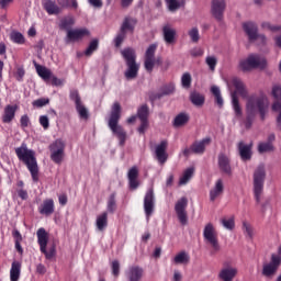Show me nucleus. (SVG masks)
I'll return each instance as SVG.
<instances>
[{
	"label": "nucleus",
	"instance_id": "nucleus-28",
	"mask_svg": "<svg viewBox=\"0 0 281 281\" xmlns=\"http://www.w3.org/2000/svg\"><path fill=\"white\" fill-rule=\"evenodd\" d=\"M91 36V32L89 29H72L71 30V42L76 43V41H82L83 38H89Z\"/></svg>",
	"mask_w": 281,
	"mask_h": 281
},
{
	"label": "nucleus",
	"instance_id": "nucleus-19",
	"mask_svg": "<svg viewBox=\"0 0 281 281\" xmlns=\"http://www.w3.org/2000/svg\"><path fill=\"white\" fill-rule=\"evenodd\" d=\"M125 278L128 281H142V278H144V269L139 266H130L125 270Z\"/></svg>",
	"mask_w": 281,
	"mask_h": 281
},
{
	"label": "nucleus",
	"instance_id": "nucleus-26",
	"mask_svg": "<svg viewBox=\"0 0 281 281\" xmlns=\"http://www.w3.org/2000/svg\"><path fill=\"white\" fill-rule=\"evenodd\" d=\"M135 25H137V20L132 16H125L123 23L121 24L120 32L126 35L127 32H135Z\"/></svg>",
	"mask_w": 281,
	"mask_h": 281
},
{
	"label": "nucleus",
	"instance_id": "nucleus-29",
	"mask_svg": "<svg viewBox=\"0 0 281 281\" xmlns=\"http://www.w3.org/2000/svg\"><path fill=\"white\" fill-rule=\"evenodd\" d=\"M95 226L98 232H104L109 227V213L103 212L97 216Z\"/></svg>",
	"mask_w": 281,
	"mask_h": 281
},
{
	"label": "nucleus",
	"instance_id": "nucleus-36",
	"mask_svg": "<svg viewBox=\"0 0 281 281\" xmlns=\"http://www.w3.org/2000/svg\"><path fill=\"white\" fill-rule=\"evenodd\" d=\"M232 104L236 117H243V108H240V102L238 101V95L236 94V92L232 93Z\"/></svg>",
	"mask_w": 281,
	"mask_h": 281
},
{
	"label": "nucleus",
	"instance_id": "nucleus-44",
	"mask_svg": "<svg viewBox=\"0 0 281 281\" xmlns=\"http://www.w3.org/2000/svg\"><path fill=\"white\" fill-rule=\"evenodd\" d=\"M211 93L215 97V102L220 106V109L223 106V97L221 95V89L216 86H213L211 88Z\"/></svg>",
	"mask_w": 281,
	"mask_h": 281
},
{
	"label": "nucleus",
	"instance_id": "nucleus-64",
	"mask_svg": "<svg viewBox=\"0 0 281 281\" xmlns=\"http://www.w3.org/2000/svg\"><path fill=\"white\" fill-rule=\"evenodd\" d=\"M147 128H148V121H140V125L138 127V133L140 135H144V133H146Z\"/></svg>",
	"mask_w": 281,
	"mask_h": 281
},
{
	"label": "nucleus",
	"instance_id": "nucleus-18",
	"mask_svg": "<svg viewBox=\"0 0 281 281\" xmlns=\"http://www.w3.org/2000/svg\"><path fill=\"white\" fill-rule=\"evenodd\" d=\"M243 30L247 34L248 40L250 42L257 41V38H262V41H265V35H260L259 36V34H258V25H256V23H254V22H245L243 24Z\"/></svg>",
	"mask_w": 281,
	"mask_h": 281
},
{
	"label": "nucleus",
	"instance_id": "nucleus-3",
	"mask_svg": "<svg viewBox=\"0 0 281 281\" xmlns=\"http://www.w3.org/2000/svg\"><path fill=\"white\" fill-rule=\"evenodd\" d=\"M121 117H122V105H120V102H115L110 113L108 126L112 131L113 135L117 137L120 146H124L126 144L127 135L124 127L120 125Z\"/></svg>",
	"mask_w": 281,
	"mask_h": 281
},
{
	"label": "nucleus",
	"instance_id": "nucleus-55",
	"mask_svg": "<svg viewBox=\"0 0 281 281\" xmlns=\"http://www.w3.org/2000/svg\"><path fill=\"white\" fill-rule=\"evenodd\" d=\"M139 177V169L137 167H132L127 172L128 179H137Z\"/></svg>",
	"mask_w": 281,
	"mask_h": 281
},
{
	"label": "nucleus",
	"instance_id": "nucleus-39",
	"mask_svg": "<svg viewBox=\"0 0 281 281\" xmlns=\"http://www.w3.org/2000/svg\"><path fill=\"white\" fill-rule=\"evenodd\" d=\"M233 86L235 87L236 93H239L241 98H247V89L240 79H233Z\"/></svg>",
	"mask_w": 281,
	"mask_h": 281
},
{
	"label": "nucleus",
	"instance_id": "nucleus-23",
	"mask_svg": "<svg viewBox=\"0 0 281 281\" xmlns=\"http://www.w3.org/2000/svg\"><path fill=\"white\" fill-rule=\"evenodd\" d=\"M16 109H19L18 105H11V104L5 105L2 117H1L3 124H10L12 120L16 117Z\"/></svg>",
	"mask_w": 281,
	"mask_h": 281
},
{
	"label": "nucleus",
	"instance_id": "nucleus-37",
	"mask_svg": "<svg viewBox=\"0 0 281 281\" xmlns=\"http://www.w3.org/2000/svg\"><path fill=\"white\" fill-rule=\"evenodd\" d=\"M150 110L148 109V104H143L137 110V117L140 122H148V115Z\"/></svg>",
	"mask_w": 281,
	"mask_h": 281
},
{
	"label": "nucleus",
	"instance_id": "nucleus-30",
	"mask_svg": "<svg viewBox=\"0 0 281 281\" xmlns=\"http://www.w3.org/2000/svg\"><path fill=\"white\" fill-rule=\"evenodd\" d=\"M43 7L47 14H60V7L54 0H43Z\"/></svg>",
	"mask_w": 281,
	"mask_h": 281
},
{
	"label": "nucleus",
	"instance_id": "nucleus-43",
	"mask_svg": "<svg viewBox=\"0 0 281 281\" xmlns=\"http://www.w3.org/2000/svg\"><path fill=\"white\" fill-rule=\"evenodd\" d=\"M100 45V42L98 40H92L89 44V46L87 47V49L85 50V56H92L93 52H98V47Z\"/></svg>",
	"mask_w": 281,
	"mask_h": 281
},
{
	"label": "nucleus",
	"instance_id": "nucleus-17",
	"mask_svg": "<svg viewBox=\"0 0 281 281\" xmlns=\"http://www.w3.org/2000/svg\"><path fill=\"white\" fill-rule=\"evenodd\" d=\"M168 142L166 139L161 140L155 147V157L157 161L164 166L168 161Z\"/></svg>",
	"mask_w": 281,
	"mask_h": 281
},
{
	"label": "nucleus",
	"instance_id": "nucleus-60",
	"mask_svg": "<svg viewBox=\"0 0 281 281\" xmlns=\"http://www.w3.org/2000/svg\"><path fill=\"white\" fill-rule=\"evenodd\" d=\"M20 125L21 128H27V126H30V116H27V114L21 116Z\"/></svg>",
	"mask_w": 281,
	"mask_h": 281
},
{
	"label": "nucleus",
	"instance_id": "nucleus-50",
	"mask_svg": "<svg viewBox=\"0 0 281 281\" xmlns=\"http://www.w3.org/2000/svg\"><path fill=\"white\" fill-rule=\"evenodd\" d=\"M169 12H177L179 8H181V4L177 0H165Z\"/></svg>",
	"mask_w": 281,
	"mask_h": 281
},
{
	"label": "nucleus",
	"instance_id": "nucleus-47",
	"mask_svg": "<svg viewBox=\"0 0 281 281\" xmlns=\"http://www.w3.org/2000/svg\"><path fill=\"white\" fill-rule=\"evenodd\" d=\"M181 85L183 89H190L192 87V75L184 72L181 77Z\"/></svg>",
	"mask_w": 281,
	"mask_h": 281
},
{
	"label": "nucleus",
	"instance_id": "nucleus-27",
	"mask_svg": "<svg viewBox=\"0 0 281 281\" xmlns=\"http://www.w3.org/2000/svg\"><path fill=\"white\" fill-rule=\"evenodd\" d=\"M37 243L40 245V251L45 254V247H47V243H49V235L45 228L37 229Z\"/></svg>",
	"mask_w": 281,
	"mask_h": 281
},
{
	"label": "nucleus",
	"instance_id": "nucleus-35",
	"mask_svg": "<svg viewBox=\"0 0 281 281\" xmlns=\"http://www.w3.org/2000/svg\"><path fill=\"white\" fill-rule=\"evenodd\" d=\"M190 100L194 106H203L205 104V97L196 91L190 93Z\"/></svg>",
	"mask_w": 281,
	"mask_h": 281
},
{
	"label": "nucleus",
	"instance_id": "nucleus-33",
	"mask_svg": "<svg viewBox=\"0 0 281 281\" xmlns=\"http://www.w3.org/2000/svg\"><path fill=\"white\" fill-rule=\"evenodd\" d=\"M21 278V261H13L10 269V280L19 281Z\"/></svg>",
	"mask_w": 281,
	"mask_h": 281
},
{
	"label": "nucleus",
	"instance_id": "nucleus-38",
	"mask_svg": "<svg viewBox=\"0 0 281 281\" xmlns=\"http://www.w3.org/2000/svg\"><path fill=\"white\" fill-rule=\"evenodd\" d=\"M10 41L15 43V45H25V36L19 31H12L10 33Z\"/></svg>",
	"mask_w": 281,
	"mask_h": 281
},
{
	"label": "nucleus",
	"instance_id": "nucleus-53",
	"mask_svg": "<svg viewBox=\"0 0 281 281\" xmlns=\"http://www.w3.org/2000/svg\"><path fill=\"white\" fill-rule=\"evenodd\" d=\"M189 36L192 41V43H196L201 36L199 35V29L198 27H193L189 31Z\"/></svg>",
	"mask_w": 281,
	"mask_h": 281
},
{
	"label": "nucleus",
	"instance_id": "nucleus-12",
	"mask_svg": "<svg viewBox=\"0 0 281 281\" xmlns=\"http://www.w3.org/2000/svg\"><path fill=\"white\" fill-rule=\"evenodd\" d=\"M144 212L147 221H150V217L155 213V191L148 189L144 196Z\"/></svg>",
	"mask_w": 281,
	"mask_h": 281
},
{
	"label": "nucleus",
	"instance_id": "nucleus-1",
	"mask_svg": "<svg viewBox=\"0 0 281 281\" xmlns=\"http://www.w3.org/2000/svg\"><path fill=\"white\" fill-rule=\"evenodd\" d=\"M267 109H269V102L265 95L252 94L247 99L246 103V120L244 122L245 128L249 130L256 122V115H260L261 122L267 120Z\"/></svg>",
	"mask_w": 281,
	"mask_h": 281
},
{
	"label": "nucleus",
	"instance_id": "nucleus-59",
	"mask_svg": "<svg viewBox=\"0 0 281 281\" xmlns=\"http://www.w3.org/2000/svg\"><path fill=\"white\" fill-rule=\"evenodd\" d=\"M40 124L45 131H47V128H49V117H47V115L40 116Z\"/></svg>",
	"mask_w": 281,
	"mask_h": 281
},
{
	"label": "nucleus",
	"instance_id": "nucleus-20",
	"mask_svg": "<svg viewBox=\"0 0 281 281\" xmlns=\"http://www.w3.org/2000/svg\"><path fill=\"white\" fill-rule=\"evenodd\" d=\"M251 148H254V144H245V142L240 140L238 144H237V150L239 153V157L241 159V161H251V156H252V153H251Z\"/></svg>",
	"mask_w": 281,
	"mask_h": 281
},
{
	"label": "nucleus",
	"instance_id": "nucleus-13",
	"mask_svg": "<svg viewBox=\"0 0 281 281\" xmlns=\"http://www.w3.org/2000/svg\"><path fill=\"white\" fill-rule=\"evenodd\" d=\"M187 209L188 198L183 196L180 200H178L175 205V211L178 216V221L181 223V225H188V212H186Z\"/></svg>",
	"mask_w": 281,
	"mask_h": 281
},
{
	"label": "nucleus",
	"instance_id": "nucleus-5",
	"mask_svg": "<svg viewBox=\"0 0 281 281\" xmlns=\"http://www.w3.org/2000/svg\"><path fill=\"white\" fill-rule=\"evenodd\" d=\"M267 179V169L265 165H259L252 175V192L256 203H260L262 192H265V181Z\"/></svg>",
	"mask_w": 281,
	"mask_h": 281
},
{
	"label": "nucleus",
	"instance_id": "nucleus-51",
	"mask_svg": "<svg viewBox=\"0 0 281 281\" xmlns=\"http://www.w3.org/2000/svg\"><path fill=\"white\" fill-rule=\"evenodd\" d=\"M125 38H126V33H122V31H120L114 38V46L122 47V44L124 43Z\"/></svg>",
	"mask_w": 281,
	"mask_h": 281
},
{
	"label": "nucleus",
	"instance_id": "nucleus-9",
	"mask_svg": "<svg viewBox=\"0 0 281 281\" xmlns=\"http://www.w3.org/2000/svg\"><path fill=\"white\" fill-rule=\"evenodd\" d=\"M240 69L244 71H250V69H265L267 67V60L259 55H249L247 59L241 60L239 64Z\"/></svg>",
	"mask_w": 281,
	"mask_h": 281
},
{
	"label": "nucleus",
	"instance_id": "nucleus-22",
	"mask_svg": "<svg viewBox=\"0 0 281 281\" xmlns=\"http://www.w3.org/2000/svg\"><path fill=\"white\" fill-rule=\"evenodd\" d=\"M162 36L167 45H175V41H177V30L170 24H165L162 26Z\"/></svg>",
	"mask_w": 281,
	"mask_h": 281
},
{
	"label": "nucleus",
	"instance_id": "nucleus-57",
	"mask_svg": "<svg viewBox=\"0 0 281 281\" xmlns=\"http://www.w3.org/2000/svg\"><path fill=\"white\" fill-rule=\"evenodd\" d=\"M46 256L47 260H52L56 256V248L53 246L47 250V247H45V252H42Z\"/></svg>",
	"mask_w": 281,
	"mask_h": 281
},
{
	"label": "nucleus",
	"instance_id": "nucleus-4",
	"mask_svg": "<svg viewBox=\"0 0 281 281\" xmlns=\"http://www.w3.org/2000/svg\"><path fill=\"white\" fill-rule=\"evenodd\" d=\"M121 56L125 60L127 69L124 72L126 80H135L139 74V64H137V55L135 49L127 47L121 50Z\"/></svg>",
	"mask_w": 281,
	"mask_h": 281
},
{
	"label": "nucleus",
	"instance_id": "nucleus-6",
	"mask_svg": "<svg viewBox=\"0 0 281 281\" xmlns=\"http://www.w3.org/2000/svg\"><path fill=\"white\" fill-rule=\"evenodd\" d=\"M157 53V44H151L145 52V60L144 67L148 74H153V69H155L156 65H161V57L155 58V54Z\"/></svg>",
	"mask_w": 281,
	"mask_h": 281
},
{
	"label": "nucleus",
	"instance_id": "nucleus-45",
	"mask_svg": "<svg viewBox=\"0 0 281 281\" xmlns=\"http://www.w3.org/2000/svg\"><path fill=\"white\" fill-rule=\"evenodd\" d=\"M54 199H46L38 206V212H45V210H55Z\"/></svg>",
	"mask_w": 281,
	"mask_h": 281
},
{
	"label": "nucleus",
	"instance_id": "nucleus-31",
	"mask_svg": "<svg viewBox=\"0 0 281 281\" xmlns=\"http://www.w3.org/2000/svg\"><path fill=\"white\" fill-rule=\"evenodd\" d=\"M35 69L40 78L43 79L44 82H49V78H52V70L45 66H41L36 63H34Z\"/></svg>",
	"mask_w": 281,
	"mask_h": 281
},
{
	"label": "nucleus",
	"instance_id": "nucleus-16",
	"mask_svg": "<svg viewBox=\"0 0 281 281\" xmlns=\"http://www.w3.org/2000/svg\"><path fill=\"white\" fill-rule=\"evenodd\" d=\"M272 95L276 100L272 104V111H280L277 116V127L281 131V86H273Z\"/></svg>",
	"mask_w": 281,
	"mask_h": 281
},
{
	"label": "nucleus",
	"instance_id": "nucleus-46",
	"mask_svg": "<svg viewBox=\"0 0 281 281\" xmlns=\"http://www.w3.org/2000/svg\"><path fill=\"white\" fill-rule=\"evenodd\" d=\"M274 147L273 144L271 143H259L258 145V153H260V155H262L263 153H273Z\"/></svg>",
	"mask_w": 281,
	"mask_h": 281
},
{
	"label": "nucleus",
	"instance_id": "nucleus-10",
	"mask_svg": "<svg viewBox=\"0 0 281 281\" xmlns=\"http://www.w3.org/2000/svg\"><path fill=\"white\" fill-rule=\"evenodd\" d=\"M48 149L50 150L52 161H54V164H63V158L65 157V142L56 139L49 145Z\"/></svg>",
	"mask_w": 281,
	"mask_h": 281
},
{
	"label": "nucleus",
	"instance_id": "nucleus-15",
	"mask_svg": "<svg viewBox=\"0 0 281 281\" xmlns=\"http://www.w3.org/2000/svg\"><path fill=\"white\" fill-rule=\"evenodd\" d=\"M227 8V3L225 0H212L211 3V13L214 19H216L220 23L224 19L225 9Z\"/></svg>",
	"mask_w": 281,
	"mask_h": 281
},
{
	"label": "nucleus",
	"instance_id": "nucleus-25",
	"mask_svg": "<svg viewBox=\"0 0 281 281\" xmlns=\"http://www.w3.org/2000/svg\"><path fill=\"white\" fill-rule=\"evenodd\" d=\"M225 192V184L223 183V179H217L215 181V186L210 191V201L214 202L218 196Z\"/></svg>",
	"mask_w": 281,
	"mask_h": 281
},
{
	"label": "nucleus",
	"instance_id": "nucleus-62",
	"mask_svg": "<svg viewBox=\"0 0 281 281\" xmlns=\"http://www.w3.org/2000/svg\"><path fill=\"white\" fill-rule=\"evenodd\" d=\"M25 76V69L23 68H18L15 72V79L18 82H23V77Z\"/></svg>",
	"mask_w": 281,
	"mask_h": 281
},
{
	"label": "nucleus",
	"instance_id": "nucleus-40",
	"mask_svg": "<svg viewBox=\"0 0 281 281\" xmlns=\"http://www.w3.org/2000/svg\"><path fill=\"white\" fill-rule=\"evenodd\" d=\"M175 265H188L190 262V255L186 251H180L176 257L173 258Z\"/></svg>",
	"mask_w": 281,
	"mask_h": 281
},
{
	"label": "nucleus",
	"instance_id": "nucleus-63",
	"mask_svg": "<svg viewBox=\"0 0 281 281\" xmlns=\"http://www.w3.org/2000/svg\"><path fill=\"white\" fill-rule=\"evenodd\" d=\"M49 82L53 87H60L63 85V80L58 79L56 76L52 74V77L49 78Z\"/></svg>",
	"mask_w": 281,
	"mask_h": 281
},
{
	"label": "nucleus",
	"instance_id": "nucleus-56",
	"mask_svg": "<svg viewBox=\"0 0 281 281\" xmlns=\"http://www.w3.org/2000/svg\"><path fill=\"white\" fill-rule=\"evenodd\" d=\"M203 54H204V50H203V48H201V47H195V48H192V49L190 50V55H191L193 58H199V57L203 56Z\"/></svg>",
	"mask_w": 281,
	"mask_h": 281
},
{
	"label": "nucleus",
	"instance_id": "nucleus-14",
	"mask_svg": "<svg viewBox=\"0 0 281 281\" xmlns=\"http://www.w3.org/2000/svg\"><path fill=\"white\" fill-rule=\"evenodd\" d=\"M217 168L222 175H227V177H232V159L227 154L220 153L217 156Z\"/></svg>",
	"mask_w": 281,
	"mask_h": 281
},
{
	"label": "nucleus",
	"instance_id": "nucleus-21",
	"mask_svg": "<svg viewBox=\"0 0 281 281\" xmlns=\"http://www.w3.org/2000/svg\"><path fill=\"white\" fill-rule=\"evenodd\" d=\"M172 93H175V83H167L160 88L159 92L150 94L149 100L155 102L166 95H172Z\"/></svg>",
	"mask_w": 281,
	"mask_h": 281
},
{
	"label": "nucleus",
	"instance_id": "nucleus-24",
	"mask_svg": "<svg viewBox=\"0 0 281 281\" xmlns=\"http://www.w3.org/2000/svg\"><path fill=\"white\" fill-rule=\"evenodd\" d=\"M279 261L276 258L271 257V260L269 263L263 266L262 274L266 276V278H271V276H276V272L280 268Z\"/></svg>",
	"mask_w": 281,
	"mask_h": 281
},
{
	"label": "nucleus",
	"instance_id": "nucleus-48",
	"mask_svg": "<svg viewBox=\"0 0 281 281\" xmlns=\"http://www.w3.org/2000/svg\"><path fill=\"white\" fill-rule=\"evenodd\" d=\"M243 232L248 238H254V226L249 222H243Z\"/></svg>",
	"mask_w": 281,
	"mask_h": 281
},
{
	"label": "nucleus",
	"instance_id": "nucleus-42",
	"mask_svg": "<svg viewBox=\"0 0 281 281\" xmlns=\"http://www.w3.org/2000/svg\"><path fill=\"white\" fill-rule=\"evenodd\" d=\"M193 175H194V168L193 167L188 168L183 172L182 177L180 178V181H179L180 186H186V183H188V181L192 179Z\"/></svg>",
	"mask_w": 281,
	"mask_h": 281
},
{
	"label": "nucleus",
	"instance_id": "nucleus-32",
	"mask_svg": "<svg viewBox=\"0 0 281 281\" xmlns=\"http://www.w3.org/2000/svg\"><path fill=\"white\" fill-rule=\"evenodd\" d=\"M59 29L67 32L66 43H71V18L63 19Z\"/></svg>",
	"mask_w": 281,
	"mask_h": 281
},
{
	"label": "nucleus",
	"instance_id": "nucleus-11",
	"mask_svg": "<svg viewBox=\"0 0 281 281\" xmlns=\"http://www.w3.org/2000/svg\"><path fill=\"white\" fill-rule=\"evenodd\" d=\"M71 98L75 102V109L78 113L79 119H81L83 122H87L89 117H91V114L89 113V109H87V105H85V102H82V98H80L78 91H72Z\"/></svg>",
	"mask_w": 281,
	"mask_h": 281
},
{
	"label": "nucleus",
	"instance_id": "nucleus-34",
	"mask_svg": "<svg viewBox=\"0 0 281 281\" xmlns=\"http://www.w3.org/2000/svg\"><path fill=\"white\" fill-rule=\"evenodd\" d=\"M188 122H190V115L182 112L173 119V126L175 128H180V126H186Z\"/></svg>",
	"mask_w": 281,
	"mask_h": 281
},
{
	"label": "nucleus",
	"instance_id": "nucleus-41",
	"mask_svg": "<svg viewBox=\"0 0 281 281\" xmlns=\"http://www.w3.org/2000/svg\"><path fill=\"white\" fill-rule=\"evenodd\" d=\"M116 193L113 192L109 199L106 204V210L110 214H115V210H117V202L115 201Z\"/></svg>",
	"mask_w": 281,
	"mask_h": 281
},
{
	"label": "nucleus",
	"instance_id": "nucleus-52",
	"mask_svg": "<svg viewBox=\"0 0 281 281\" xmlns=\"http://www.w3.org/2000/svg\"><path fill=\"white\" fill-rule=\"evenodd\" d=\"M222 225L223 227H225V229H234V227H236V224L234 222V217L231 218H223L222 220Z\"/></svg>",
	"mask_w": 281,
	"mask_h": 281
},
{
	"label": "nucleus",
	"instance_id": "nucleus-49",
	"mask_svg": "<svg viewBox=\"0 0 281 281\" xmlns=\"http://www.w3.org/2000/svg\"><path fill=\"white\" fill-rule=\"evenodd\" d=\"M205 63L211 71H215L216 65H218V59H216L214 56H207Z\"/></svg>",
	"mask_w": 281,
	"mask_h": 281
},
{
	"label": "nucleus",
	"instance_id": "nucleus-58",
	"mask_svg": "<svg viewBox=\"0 0 281 281\" xmlns=\"http://www.w3.org/2000/svg\"><path fill=\"white\" fill-rule=\"evenodd\" d=\"M49 104V99H37L35 101H33V106H37L38 109H41L42 106H45Z\"/></svg>",
	"mask_w": 281,
	"mask_h": 281
},
{
	"label": "nucleus",
	"instance_id": "nucleus-61",
	"mask_svg": "<svg viewBox=\"0 0 281 281\" xmlns=\"http://www.w3.org/2000/svg\"><path fill=\"white\" fill-rule=\"evenodd\" d=\"M262 27L270 30V32H280L281 25H272L271 23H263Z\"/></svg>",
	"mask_w": 281,
	"mask_h": 281
},
{
	"label": "nucleus",
	"instance_id": "nucleus-2",
	"mask_svg": "<svg viewBox=\"0 0 281 281\" xmlns=\"http://www.w3.org/2000/svg\"><path fill=\"white\" fill-rule=\"evenodd\" d=\"M15 155L19 161H22L29 172H31L34 183H38V161L36 160V153L27 148V144L22 143L20 147L15 148Z\"/></svg>",
	"mask_w": 281,
	"mask_h": 281
},
{
	"label": "nucleus",
	"instance_id": "nucleus-8",
	"mask_svg": "<svg viewBox=\"0 0 281 281\" xmlns=\"http://www.w3.org/2000/svg\"><path fill=\"white\" fill-rule=\"evenodd\" d=\"M212 144V138L206 137L202 140H195L193 144H191L190 147H186L182 150L183 157H190V155H203L205 153V148Z\"/></svg>",
	"mask_w": 281,
	"mask_h": 281
},
{
	"label": "nucleus",
	"instance_id": "nucleus-7",
	"mask_svg": "<svg viewBox=\"0 0 281 281\" xmlns=\"http://www.w3.org/2000/svg\"><path fill=\"white\" fill-rule=\"evenodd\" d=\"M204 240L209 243L214 252L221 251V245L218 244V232L214 227V224L207 223L203 229Z\"/></svg>",
	"mask_w": 281,
	"mask_h": 281
},
{
	"label": "nucleus",
	"instance_id": "nucleus-54",
	"mask_svg": "<svg viewBox=\"0 0 281 281\" xmlns=\"http://www.w3.org/2000/svg\"><path fill=\"white\" fill-rule=\"evenodd\" d=\"M111 269H112V274L114 276V278H119L120 277V261H117V260L112 261Z\"/></svg>",
	"mask_w": 281,
	"mask_h": 281
}]
</instances>
